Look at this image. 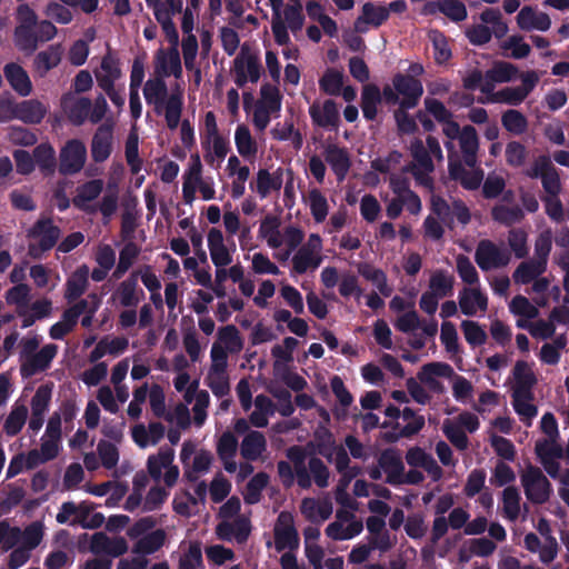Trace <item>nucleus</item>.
I'll list each match as a JSON object with an SVG mask.
<instances>
[{"mask_svg":"<svg viewBox=\"0 0 569 569\" xmlns=\"http://www.w3.org/2000/svg\"><path fill=\"white\" fill-rule=\"evenodd\" d=\"M143 96L146 102L154 107L157 114L164 113L170 130L178 128L183 108L182 97L180 93L168 96V87L162 77L149 79L144 84Z\"/></svg>","mask_w":569,"mask_h":569,"instance_id":"1","label":"nucleus"},{"mask_svg":"<svg viewBox=\"0 0 569 569\" xmlns=\"http://www.w3.org/2000/svg\"><path fill=\"white\" fill-rule=\"evenodd\" d=\"M61 229L51 218H40L27 231L29 239H39L38 243H29V254L33 259H40L43 252L51 250L59 241Z\"/></svg>","mask_w":569,"mask_h":569,"instance_id":"2","label":"nucleus"},{"mask_svg":"<svg viewBox=\"0 0 569 569\" xmlns=\"http://www.w3.org/2000/svg\"><path fill=\"white\" fill-rule=\"evenodd\" d=\"M526 498L533 505L546 503L552 495V486L540 468L529 465L521 475Z\"/></svg>","mask_w":569,"mask_h":569,"instance_id":"3","label":"nucleus"},{"mask_svg":"<svg viewBox=\"0 0 569 569\" xmlns=\"http://www.w3.org/2000/svg\"><path fill=\"white\" fill-rule=\"evenodd\" d=\"M174 450L170 447H161L157 455L149 456L147 468L150 477L159 481L162 476V469H167L163 476L166 486L173 487L179 477V468L173 466Z\"/></svg>","mask_w":569,"mask_h":569,"instance_id":"4","label":"nucleus"},{"mask_svg":"<svg viewBox=\"0 0 569 569\" xmlns=\"http://www.w3.org/2000/svg\"><path fill=\"white\" fill-rule=\"evenodd\" d=\"M475 260L481 270L488 271L493 268L506 267L510 261V253L498 248L490 240H482L476 249Z\"/></svg>","mask_w":569,"mask_h":569,"instance_id":"5","label":"nucleus"},{"mask_svg":"<svg viewBox=\"0 0 569 569\" xmlns=\"http://www.w3.org/2000/svg\"><path fill=\"white\" fill-rule=\"evenodd\" d=\"M86 156L87 150L81 141H68L60 152V173L64 176L78 173L84 166Z\"/></svg>","mask_w":569,"mask_h":569,"instance_id":"6","label":"nucleus"},{"mask_svg":"<svg viewBox=\"0 0 569 569\" xmlns=\"http://www.w3.org/2000/svg\"><path fill=\"white\" fill-rule=\"evenodd\" d=\"M309 116L313 126L327 130H337L340 124V113L337 103L328 99L322 106L319 102H313L309 107Z\"/></svg>","mask_w":569,"mask_h":569,"instance_id":"7","label":"nucleus"},{"mask_svg":"<svg viewBox=\"0 0 569 569\" xmlns=\"http://www.w3.org/2000/svg\"><path fill=\"white\" fill-rule=\"evenodd\" d=\"M278 526L274 528V543L278 551L295 549L299 546V536L293 526V518L289 512L282 511L278 516Z\"/></svg>","mask_w":569,"mask_h":569,"instance_id":"8","label":"nucleus"},{"mask_svg":"<svg viewBox=\"0 0 569 569\" xmlns=\"http://www.w3.org/2000/svg\"><path fill=\"white\" fill-rule=\"evenodd\" d=\"M58 352V347L53 343L43 346L38 352L28 357L20 367V373L23 378H29L38 372L47 370Z\"/></svg>","mask_w":569,"mask_h":569,"instance_id":"9","label":"nucleus"},{"mask_svg":"<svg viewBox=\"0 0 569 569\" xmlns=\"http://www.w3.org/2000/svg\"><path fill=\"white\" fill-rule=\"evenodd\" d=\"M113 123L104 122L96 130L91 141V157L94 162L106 161L112 152Z\"/></svg>","mask_w":569,"mask_h":569,"instance_id":"10","label":"nucleus"},{"mask_svg":"<svg viewBox=\"0 0 569 569\" xmlns=\"http://www.w3.org/2000/svg\"><path fill=\"white\" fill-rule=\"evenodd\" d=\"M61 108L74 126H81L87 119L90 120L92 102L89 98H74L71 93L61 97Z\"/></svg>","mask_w":569,"mask_h":569,"instance_id":"11","label":"nucleus"},{"mask_svg":"<svg viewBox=\"0 0 569 569\" xmlns=\"http://www.w3.org/2000/svg\"><path fill=\"white\" fill-rule=\"evenodd\" d=\"M378 465L387 475V483L391 486L402 485L401 476L405 472V465L397 449H385L378 458Z\"/></svg>","mask_w":569,"mask_h":569,"instance_id":"12","label":"nucleus"},{"mask_svg":"<svg viewBox=\"0 0 569 569\" xmlns=\"http://www.w3.org/2000/svg\"><path fill=\"white\" fill-rule=\"evenodd\" d=\"M315 441L307 443L306 449L311 453H318L332 462L333 451L338 447L333 433L325 426H319L313 432Z\"/></svg>","mask_w":569,"mask_h":569,"instance_id":"13","label":"nucleus"},{"mask_svg":"<svg viewBox=\"0 0 569 569\" xmlns=\"http://www.w3.org/2000/svg\"><path fill=\"white\" fill-rule=\"evenodd\" d=\"M103 190V181L101 179H92L78 187V192L73 197L72 202L76 208L87 213H94L96 207L88 203L96 200Z\"/></svg>","mask_w":569,"mask_h":569,"instance_id":"14","label":"nucleus"},{"mask_svg":"<svg viewBox=\"0 0 569 569\" xmlns=\"http://www.w3.org/2000/svg\"><path fill=\"white\" fill-rule=\"evenodd\" d=\"M325 159L338 181H342L351 167V160L347 149L332 143L328 144L325 149Z\"/></svg>","mask_w":569,"mask_h":569,"instance_id":"15","label":"nucleus"},{"mask_svg":"<svg viewBox=\"0 0 569 569\" xmlns=\"http://www.w3.org/2000/svg\"><path fill=\"white\" fill-rule=\"evenodd\" d=\"M138 276L139 271H133L119 284L116 296L122 307L134 308L144 297L143 290L138 284Z\"/></svg>","mask_w":569,"mask_h":569,"instance_id":"16","label":"nucleus"},{"mask_svg":"<svg viewBox=\"0 0 569 569\" xmlns=\"http://www.w3.org/2000/svg\"><path fill=\"white\" fill-rule=\"evenodd\" d=\"M3 73L11 88L21 97H27L32 90V83L27 71L18 63L10 62L3 68Z\"/></svg>","mask_w":569,"mask_h":569,"instance_id":"17","label":"nucleus"},{"mask_svg":"<svg viewBox=\"0 0 569 569\" xmlns=\"http://www.w3.org/2000/svg\"><path fill=\"white\" fill-rule=\"evenodd\" d=\"M306 450H307L306 448L295 445V446L289 447L286 451L287 458L293 463L297 485L301 489L311 488V478H310L308 469L305 465V461L307 458Z\"/></svg>","mask_w":569,"mask_h":569,"instance_id":"18","label":"nucleus"},{"mask_svg":"<svg viewBox=\"0 0 569 569\" xmlns=\"http://www.w3.org/2000/svg\"><path fill=\"white\" fill-rule=\"evenodd\" d=\"M459 144L465 164L473 168L477 164L479 149V138L475 127L468 124L462 128Z\"/></svg>","mask_w":569,"mask_h":569,"instance_id":"19","label":"nucleus"},{"mask_svg":"<svg viewBox=\"0 0 569 569\" xmlns=\"http://www.w3.org/2000/svg\"><path fill=\"white\" fill-rule=\"evenodd\" d=\"M459 307L465 316L473 317L477 308L486 311L488 308V298L479 289L463 288L459 292Z\"/></svg>","mask_w":569,"mask_h":569,"instance_id":"20","label":"nucleus"},{"mask_svg":"<svg viewBox=\"0 0 569 569\" xmlns=\"http://www.w3.org/2000/svg\"><path fill=\"white\" fill-rule=\"evenodd\" d=\"M512 373L516 381L512 393H532V389L537 383V378L528 367V363L523 360H518L513 367Z\"/></svg>","mask_w":569,"mask_h":569,"instance_id":"21","label":"nucleus"},{"mask_svg":"<svg viewBox=\"0 0 569 569\" xmlns=\"http://www.w3.org/2000/svg\"><path fill=\"white\" fill-rule=\"evenodd\" d=\"M267 448L262 432L249 431L242 439L240 453L248 461H256Z\"/></svg>","mask_w":569,"mask_h":569,"instance_id":"22","label":"nucleus"},{"mask_svg":"<svg viewBox=\"0 0 569 569\" xmlns=\"http://www.w3.org/2000/svg\"><path fill=\"white\" fill-rule=\"evenodd\" d=\"M381 103V91L375 83L363 86L361 92V109L366 120L373 121L377 118L378 104Z\"/></svg>","mask_w":569,"mask_h":569,"instance_id":"23","label":"nucleus"},{"mask_svg":"<svg viewBox=\"0 0 569 569\" xmlns=\"http://www.w3.org/2000/svg\"><path fill=\"white\" fill-rule=\"evenodd\" d=\"M61 47L60 44H51L46 50L40 51L33 61L37 72L43 77L51 69L56 68L61 61Z\"/></svg>","mask_w":569,"mask_h":569,"instance_id":"24","label":"nucleus"},{"mask_svg":"<svg viewBox=\"0 0 569 569\" xmlns=\"http://www.w3.org/2000/svg\"><path fill=\"white\" fill-rule=\"evenodd\" d=\"M358 272L366 280L371 281L383 297H389L392 293V288L388 284L387 274L383 270L373 267L367 262L358 264Z\"/></svg>","mask_w":569,"mask_h":569,"instance_id":"25","label":"nucleus"},{"mask_svg":"<svg viewBox=\"0 0 569 569\" xmlns=\"http://www.w3.org/2000/svg\"><path fill=\"white\" fill-rule=\"evenodd\" d=\"M158 72L164 77L172 74L176 78L182 76L181 59L178 48H171L168 53L158 52Z\"/></svg>","mask_w":569,"mask_h":569,"instance_id":"26","label":"nucleus"},{"mask_svg":"<svg viewBox=\"0 0 569 569\" xmlns=\"http://www.w3.org/2000/svg\"><path fill=\"white\" fill-rule=\"evenodd\" d=\"M88 267L78 268L66 283V299L71 302L80 298L88 287Z\"/></svg>","mask_w":569,"mask_h":569,"instance_id":"27","label":"nucleus"},{"mask_svg":"<svg viewBox=\"0 0 569 569\" xmlns=\"http://www.w3.org/2000/svg\"><path fill=\"white\" fill-rule=\"evenodd\" d=\"M389 19V10L386 6H376L369 1L362 4L361 14L358 17V23H369L373 28L381 27Z\"/></svg>","mask_w":569,"mask_h":569,"instance_id":"28","label":"nucleus"},{"mask_svg":"<svg viewBox=\"0 0 569 569\" xmlns=\"http://www.w3.org/2000/svg\"><path fill=\"white\" fill-rule=\"evenodd\" d=\"M16 118L24 123L37 124L42 121L46 116V109L42 103L37 100H24L18 102Z\"/></svg>","mask_w":569,"mask_h":569,"instance_id":"29","label":"nucleus"},{"mask_svg":"<svg viewBox=\"0 0 569 569\" xmlns=\"http://www.w3.org/2000/svg\"><path fill=\"white\" fill-rule=\"evenodd\" d=\"M455 278L447 273L446 270H436L429 280V292L435 293L438 298H445L452 295Z\"/></svg>","mask_w":569,"mask_h":569,"instance_id":"30","label":"nucleus"},{"mask_svg":"<svg viewBox=\"0 0 569 569\" xmlns=\"http://www.w3.org/2000/svg\"><path fill=\"white\" fill-rule=\"evenodd\" d=\"M164 530L157 529L140 538L133 547V552L142 555H152L164 545Z\"/></svg>","mask_w":569,"mask_h":569,"instance_id":"31","label":"nucleus"},{"mask_svg":"<svg viewBox=\"0 0 569 569\" xmlns=\"http://www.w3.org/2000/svg\"><path fill=\"white\" fill-rule=\"evenodd\" d=\"M546 271L545 266L535 260L521 262L515 270L512 278L516 283L528 284Z\"/></svg>","mask_w":569,"mask_h":569,"instance_id":"32","label":"nucleus"},{"mask_svg":"<svg viewBox=\"0 0 569 569\" xmlns=\"http://www.w3.org/2000/svg\"><path fill=\"white\" fill-rule=\"evenodd\" d=\"M36 164L44 174H51L56 169V152L49 143H40L33 149Z\"/></svg>","mask_w":569,"mask_h":569,"instance_id":"33","label":"nucleus"},{"mask_svg":"<svg viewBox=\"0 0 569 569\" xmlns=\"http://www.w3.org/2000/svg\"><path fill=\"white\" fill-rule=\"evenodd\" d=\"M330 387L339 403L343 407L342 410H336L335 416L338 420H343L347 417L346 408L352 403L353 397L339 376H333L330 379Z\"/></svg>","mask_w":569,"mask_h":569,"instance_id":"34","label":"nucleus"},{"mask_svg":"<svg viewBox=\"0 0 569 569\" xmlns=\"http://www.w3.org/2000/svg\"><path fill=\"white\" fill-rule=\"evenodd\" d=\"M16 46L26 53H33L38 48L36 27L17 26L14 29Z\"/></svg>","mask_w":569,"mask_h":569,"instance_id":"35","label":"nucleus"},{"mask_svg":"<svg viewBox=\"0 0 569 569\" xmlns=\"http://www.w3.org/2000/svg\"><path fill=\"white\" fill-rule=\"evenodd\" d=\"M491 217L495 221L510 227L513 223L520 222L525 218V213L518 206L496 204L491 210Z\"/></svg>","mask_w":569,"mask_h":569,"instance_id":"36","label":"nucleus"},{"mask_svg":"<svg viewBox=\"0 0 569 569\" xmlns=\"http://www.w3.org/2000/svg\"><path fill=\"white\" fill-rule=\"evenodd\" d=\"M124 156L132 174H138L142 169V159L139 157V137L136 131H130L126 146Z\"/></svg>","mask_w":569,"mask_h":569,"instance_id":"37","label":"nucleus"},{"mask_svg":"<svg viewBox=\"0 0 569 569\" xmlns=\"http://www.w3.org/2000/svg\"><path fill=\"white\" fill-rule=\"evenodd\" d=\"M429 6L437 8L438 11L455 22L463 21L468 16L466 6L459 0H439L431 2Z\"/></svg>","mask_w":569,"mask_h":569,"instance_id":"38","label":"nucleus"},{"mask_svg":"<svg viewBox=\"0 0 569 569\" xmlns=\"http://www.w3.org/2000/svg\"><path fill=\"white\" fill-rule=\"evenodd\" d=\"M269 483V476L266 472L256 473L247 483L244 492V502L256 505L261 499L262 490Z\"/></svg>","mask_w":569,"mask_h":569,"instance_id":"39","label":"nucleus"},{"mask_svg":"<svg viewBox=\"0 0 569 569\" xmlns=\"http://www.w3.org/2000/svg\"><path fill=\"white\" fill-rule=\"evenodd\" d=\"M533 399V393L530 395H517L512 393V407L515 411L519 415L521 421L530 425L532 418H535L538 413V409L535 405L530 403Z\"/></svg>","mask_w":569,"mask_h":569,"instance_id":"40","label":"nucleus"},{"mask_svg":"<svg viewBox=\"0 0 569 569\" xmlns=\"http://www.w3.org/2000/svg\"><path fill=\"white\" fill-rule=\"evenodd\" d=\"M320 262L321 258L315 257L307 246L301 247L292 258L293 270L299 274L307 272L309 268H318Z\"/></svg>","mask_w":569,"mask_h":569,"instance_id":"41","label":"nucleus"},{"mask_svg":"<svg viewBox=\"0 0 569 569\" xmlns=\"http://www.w3.org/2000/svg\"><path fill=\"white\" fill-rule=\"evenodd\" d=\"M392 84L396 91L402 97L423 93L421 81L412 76L397 73L392 79Z\"/></svg>","mask_w":569,"mask_h":569,"instance_id":"42","label":"nucleus"},{"mask_svg":"<svg viewBox=\"0 0 569 569\" xmlns=\"http://www.w3.org/2000/svg\"><path fill=\"white\" fill-rule=\"evenodd\" d=\"M234 142L238 152L242 157H250L257 153V144L252 139L250 130L244 124H239L234 133Z\"/></svg>","mask_w":569,"mask_h":569,"instance_id":"43","label":"nucleus"},{"mask_svg":"<svg viewBox=\"0 0 569 569\" xmlns=\"http://www.w3.org/2000/svg\"><path fill=\"white\" fill-rule=\"evenodd\" d=\"M278 171H281L279 169ZM282 186L281 172L271 176L267 169H260L257 173V192L261 198H266L270 191L279 190Z\"/></svg>","mask_w":569,"mask_h":569,"instance_id":"44","label":"nucleus"},{"mask_svg":"<svg viewBox=\"0 0 569 569\" xmlns=\"http://www.w3.org/2000/svg\"><path fill=\"white\" fill-rule=\"evenodd\" d=\"M343 86V76L340 71L329 68L319 80L321 91L329 96H339Z\"/></svg>","mask_w":569,"mask_h":569,"instance_id":"45","label":"nucleus"},{"mask_svg":"<svg viewBox=\"0 0 569 569\" xmlns=\"http://www.w3.org/2000/svg\"><path fill=\"white\" fill-rule=\"evenodd\" d=\"M503 128L513 134H522L528 128L527 118L518 110L509 109L502 113Z\"/></svg>","mask_w":569,"mask_h":569,"instance_id":"46","label":"nucleus"},{"mask_svg":"<svg viewBox=\"0 0 569 569\" xmlns=\"http://www.w3.org/2000/svg\"><path fill=\"white\" fill-rule=\"evenodd\" d=\"M309 207L316 222H323L328 216L329 206L322 192L313 188L309 191Z\"/></svg>","mask_w":569,"mask_h":569,"instance_id":"47","label":"nucleus"},{"mask_svg":"<svg viewBox=\"0 0 569 569\" xmlns=\"http://www.w3.org/2000/svg\"><path fill=\"white\" fill-rule=\"evenodd\" d=\"M518 68L506 61H496L491 69L486 71V78L499 83L509 82L518 74Z\"/></svg>","mask_w":569,"mask_h":569,"instance_id":"48","label":"nucleus"},{"mask_svg":"<svg viewBox=\"0 0 569 569\" xmlns=\"http://www.w3.org/2000/svg\"><path fill=\"white\" fill-rule=\"evenodd\" d=\"M52 397V383H44L38 387L31 399V412L36 416H44Z\"/></svg>","mask_w":569,"mask_h":569,"instance_id":"49","label":"nucleus"},{"mask_svg":"<svg viewBox=\"0 0 569 569\" xmlns=\"http://www.w3.org/2000/svg\"><path fill=\"white\" fill-rule=\"evenodd\" d=\"M206 136L201 140L202 148L207 151L204 160L207 163H213V156L211 153V138L219 136L217 119L213 111H208L204 116Z\"/></svg>","mask_w":569,"mask_h":569,"instance_id":"50","label":"nucleus"},{"mask_svg":"<svg viewBox=\"0 0 569 569\" xmlns=\"http://www.w3.org/2000/svg\"><path fill=\"white\" fill-rule=\"evenodd\" d=\"M503 511L508 519L516 520L520 513V493L513 486H508L502 491Z\"/></svg>","mask_w":569,"mask_h":569,"instance_id":"51","label":"nucleus"},{"mask_svg":"<svg viewBox=\"0 0 569 569\" xmlns=\"http://www.w3.org/2000/svg\"><path fill=\"white\" fill-rule=\"evenodd\" d=\"M28 417V409L26 406H19L11 410L4 421V432L10 436H17L23 428Z\"/></svg>","mask_w":569,"mask_h":569,"instance_id":"52","label":"nucleus"},{"mask_svg":"<svg viewBox=\"0 0 569 569\" xmlns=\"http://www.w3.org/2000/svg\"><path fill=\"white\" fill-rule=\"evenodd\" d=\"M308 472L311 480L319 488H327L329 486L330 471L326 463L318 457H311L308 461Z\"/></svg>","mask_w":569,"mask_h":569,"instance_id":"53","label":"nucleus"},{"mask_svg":"<svg viewBox=\"0 0 569 569\" xmlns=\"http://www.w3.org/2000/svg\"><path fill=\"white\" fill-rule=\"evenodd\" d=\"M528 234L522 228H513L508 233V244L516 258L523 259L528 256Z\"/></svg>","mask_w":569,"mask_h":569,"instance_id":"54","label":"nucleus"},{"mask_svg":"<svg viewBox=\"0 0 569 569\" xmlns=\"http://www.w3.org/2000/svg\"><path fill=\"white\" fill-rule=\"evenodd\" d=\"M442 431L447 439L458 450H466L468 448L469 439L460 426L452 423L450 420L447 419L443 422Z\"/></svg>","mask_w":569,"mask_h":569,"instance_id":"55","label":"nucleus"},{"mask_svg":"<svg viewBox=\"0 0 569 569\" xmlns=\"http://www.w3.org/2000/svg\"><path fill=\"white\" fill-rule=\"evenodd\" d=\"M461 329L466 341L472 347L481 346L487 341L486 331L473 320H463L461 322Z\"/></svg>","mask_w":569,"mask_h":569,"instance_id":"56","label":"nucleus"},{"mask_svg":"<svg viewBox=\"0 0 569 569\" xmlns=\"http://www.w3.org/2000/svg\"><path fill=\"white\" fill-rule=\"evenodd\" d=\"M527 98L526 92H522L518 87H506L489 98L491 102L507 103L510 106H518Z\"/></svg>","mask_w":569,"mask_h":569,"instance_id":"57","label":"nucleus"},{"mask_svg":"<svg viewBox=\"0 0 569 569\" xmlns=\"http://www.w3.org/2000/svg\"><path fill=\"white\" fill-rule=\"evenodd\" d=\"M535 452L540 462L548 459H560L563 456L562 448L551 439L538 440L535 446Z\"/></svg>","mask_w":569,"mask_h":569,"instance_id":"58","label":"nucleus"},{"mask_svg":"<svg viewBox=\"0 0 569 569\" xmlns=\"http://www.w3.org/2000/svg\"><path fill=\"white\" fill-rule=\"evenodd\" d=\"M509 309L511 313L528 319H532L538 316V309L522 295H517L512 298Z\"/></svg>","mask_w":569,"mask_h":569,"instance_id":"59","label":"nucleus"},{"mask_svg":"<svg viewBox=\"0 0 569 569\" xmlns=\"http://www.w3.org/2000/svg\"><path fill=\"white\" fill-rule=\"evenodd\" d=\"M97 450L101 463L106 469H112L117 466L119 461V450L113 443L107 440H100Z\"/></svg>","mask_w":569,"mask_h":569,"instance_id":"60","label":"nucleus"},{"mask_svg":"<svg viewBox=\"0 0 569 569\" xmlns=\"http://www.w3.org/2000/svg\"><path fill=\"white\" fill-rule=\"evenodd\" d=\"M457 272L461 280L467 284H476L479 281V274L470 259L465 254L457 257Z\"/></svg>","mask_w":569,"mask_h":569,"instance_id":"61","label":"nucleus"},{"mask_svg":"<svg viewBox=\"0 0 569 569\" xmlns=\"http://www.w3.org/2000/svg\"><path fill=\"white\" fill-rule=\"evenodd\" d=\"M238 449V439L236 436L226 431L221 435L217 443V453L219 459L234 458Z\"/></svg>","mask_w":569,"mask_h":569,"instance_id":"62","label":"nucleus"},{"mask_svg":"<svg viewBox=\"0 0 569 569\" xmlns=\"http://www.w3.org/2000/svg\"><path fill=\"white\" fill-rule=\"evenodd\" d=\"M218 338L230 351H237L242 348L239 330L233 325L220 328L218 331Z\"/></svg>","mask_w":569,"mask_h":569,"instance_id":"63","label":"nucleus"},{"mask_svg":"<svg viewBox=\"0 0 569 569\" xmlns=\"http://www.w3.org/2000/svg\"><path fill=\"white\" fill-rule=\"evenodd\" d=\"M527 149L519 141H510L506 147V161L509 166L518 168L526 162Z\"/></svg>","mask_w":569,"mask_h":569,"instance_id":"64","label":"nucleus"}]
</instances>
